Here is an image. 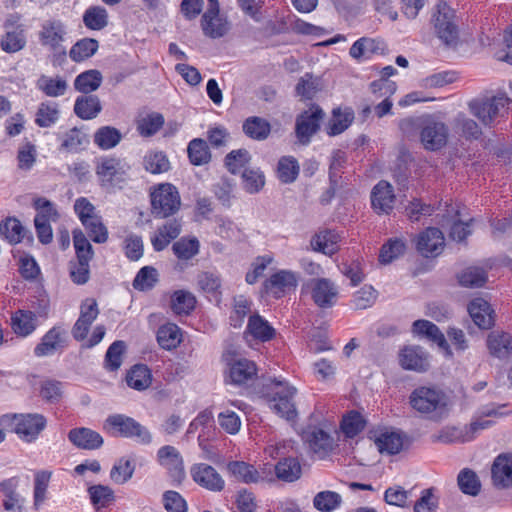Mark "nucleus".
Returning a JSON list of instances; mask_svg holds the SVG:
<instances>
[{"label":"nucleus","instance_id":"f257e3e1","mask_svg":"<svg viewBox=\"0 0 512 512\" xmlns=\"http://www.w3.org/2000/svg\"><path fill=\"white\" fill-rule=\"evenodd\" d=\"M411 407L419 414L438 421L448 414V397L440 389L421 386L409 396Z\"/></svg>","mask_w":512,"mask_h":512},{"label":"nucleus","instance_id":"f03ea898","mask_svg":"<svg viewBox=\"0 0 512 512\" xmlns=\"http://www.w3.org/2000/svg\"><path fill=\"white\" fill-rule=\"evenodd\" d=\"M296 388L284 380L270 379L266 384L264 397L269 407L280 417L293 421L297 417L294 402Z\"/></svg>","mask_w":512,"mask_h":512},{"label":"nucleus","instance_id":"7ed1b4c3","mask_svg":"<svg viewBox=\"0 0 512 512\" xmlns=\"http://www.w3.org/2000/svg\"><path fill=\"white\" fill-rule=\"evenodd\" d=\"M103 429L114 437H135L143 444L151 442L150 432L133 418L123 414H113L106 418Z\"/></svg>","mask_w":512,"mask_h":512},{"label":"nucleus","instance_id":"20e7f679","mask_svg":"<svg viewBox=\"0 0 512 512\" xmlns=\"http://www.w3.org/2000/svg\"><path fill=\"white\" fill-rule=\"evenodd\" d=\"M511 99L504 94L490 98L474 99L469 102V110L483 125L491 126L497 117H503Z\"/></svg>","mask_w":512,"mask_h":512},{"label":"nucleus","instance_id":"39448f33","mask_svg":"<svg viewBox=\"0 0 512 512\" xmlns=\"http://www.w3.org/2000/svg\"><path fill=\"white\" fill-rule=\"evenodd\" d=\"M150 197L151 211L155 218H167L180 209V194L170 183L159 184L151 192Z\"/></svg>","mask_w":512,"mask_h":512},{"label":"nucleus","instance_id":"423d86ee","mask_svg":"<svg viewBox=\"0 0 512 512\" xmlns=\"http://www.w3.org/2000/svg\"><path fill=\"white\" fill-rule=\"evenodd\" d=\"M1 424H11L12 430L24 441H34L46 427V419L41 414L4 415Z\"/></svg>","mask_w":512,"mask_h":512},{"label":"nucleus","instance_id":"0eeeda50","mask_svg":"<svg viewBox=\"0 0 512 512\" xmlns=\"http://www.w3.org/2000/svg\"><path fill=\"white\" fill-rule=\"evenodd\" d=\"M66 34V27L61 20L49 19L41 25L39 40L42 46L47 47L55 55L65 58L66 50L62 44Z\"/></svg>","mask_w":512,"mask_h":512},{"label":"nucleus","instance_id":"6e6552de","mask_svg":"<svg viewBox=\"0 0 512 512\" xmlns=\"http://www.w3.org/2000/svg\"><path fill=\"white\" fill-rule=\"evenodd\" d=\"M454 12L445 3L437 5V13L433 15V25L437 36L446 44H456L458 28L454 22Z\"/></svg>","mask_w":512,"mask_h":512},{"label":"nucleus","instance_id":"1a4fd4ad","mask_svg":"<svg viewBox=\"0 0 512 512\" xmlns=\"http://www.w3.org/2000/svg\"><path fill=\"white\" fill-rule=\"evenodd\" d=\"M223 359L229 367V376L235 384H245L257 376L256 364L246 358L237 357L232 351L223 354Z\"/></svg>","mask_w":512,"mask_h":512},{"label":"nucleus","instance_id":"9d476101","mask_svg":"<svg viewBox=\"0 0 512 512\" xmlns=\"http://www.w3.org/2000/svg\"><path fill=\"white\" fill-rule=\"evenodd\" d=\"M208 3L209 6L201 18L203 33L212 39L223 37L229 31V23L219 14L217 0H208Z\"/></svg>","mask_w":512,"mask_h":512},{"label":"nucleus","instance_id":"9b49d317","mask_svg":"<svg viewBox=\"0 0 512 512\" xmlns=\"http://www.w3.org/2000/svg\"><path fill=\"white\" fill-rule=\"evenodd\" d=\"M127 168L118 158L103 157L97 162L96 174L102 186L110 187L124 180Z\"/></svg>","mask_w":512,"mask_h":512},{"label":"nucleus","instance_id":"f8f14e48","mask_svg":"<svg viewBox=\"0 0 512 512\" xmlns=\"http://www.w3.org/2000/svg\"><path fill=\"white\" fill-rule=\"evenodd\" d=\"M228 472L238 481L250 484L260 481H271V466L264 465L258 471L253 465L244 461H231L227 464Z\"/></svg>","mask_w":512,"mask_h":512},{"label":"nucleus","instance_id":"ddd939ff","mask_svg":"<svg viewBox=\"0 0 512 512\" xmlns=\"http://www.w3.org/2000/svg\"><path fill=\"white\" fill-rule=\"evenodd\" d=\"M448 128L443 122L426 120L421 123L420 140L424 148L431 151L446 145Z\"/></svg>","mask_w":512,"mask_h":512},{"label":"nucleus","instance_id":"4468645a","mask_svg":"<svg viewBox=\"0 0 512 512\" xmlns=\"http://www.w3.org/2000/svg\"><path fill=\"white\" fill-rule=\"evenodd\" d=\"M324 112L318 106H312L304 111L296 120V135L302 144H307L318 131Z\"/></svg>","mask_w":512,"mask_h":512},{"label":"nucleus","instance_id":"2eb2a0df","mask_svg":"<svg viewBox=\"0 0 512 512\" xmlns=\"http://www.w3.org/2000/svg\"><path fill=\"white\" fill-rule=\"evenodd\" d=\"M492 485L498 490L512 488V453H501L491 466Z\"/></svg>","mask_w":512,"mask_h":512},{"label":"nucleus","instance_id":"dca6fc26","mask_svg":"<svg viewBox=\"0 0 512 512\" xmlns=\"http://www.w3.org/2000/svg\"><path fill=\"white\" fill-rule=\"evenodd\" d=\"M67 331L62 326H54L48 330L41 338L34 349L37 357H44L54 354L67 346Z\"/></svg>","mask_w":512,"mask_h":512},{"label":"nucleus","instance_id":"f3484780","mask_svg":"<svg viewBox=\"0 0 512 512\" xmlns=\"http://www.w3.org/2000/svg\"><path fill=\"white\" fill-rule=\"evenodd\" d=\"M399 364L405 370L425 372L429 369V354L420 346H405L399 352Z\"/></svg>","mask_w":512,"mask_h":512},{"label":"nucleus","instance_id":"a211bd4d","mask_svg":"<svg viewBox=\"0 0 512 512\" xmlns=\"http://www.w3.org/2000/svg\"><path fill=\"white\" fill-rule=\"evenodd\" d=\"M444 247L443 233L437 228H427L417 238L418 252L428 258L438 256Z\"/></svg>","mask_w":512,"mask_h":512},{"label":"nucleus","instance_id":"6ab92c4d","mask_svg":"<svg viewBox=\"0 0 512 512\" xmlns=\"http://www.w3.org/2000/svg\"><path fill=\"white\" fill-rule=\"evenodd\" d=\"M191 475L197 484L207 490L218 492L224 488L225 482L223 478L214 467L208 464H195L191 468Z\"/></svg>","mask_w":512,"mask_h":512},{"label":"nucleus","instance_id":"aec40b11","mask_svg":"<svg viewBox=\"0 0 512 512\" xmlns=\"http://www.w3.org/2000/svg\"><path fill=\"white\" fill-rule=\"evenodd\" d=\"M492 422L490 420L480 419L471 422L469 425L464 426L462 429L451 428L440 435V440L445 443L451 442H469L472 441L476 434L490 427Z\"/></svg>","mask_w":512,"mask_h":512},{"label":"nucleus","instance_id":"412c9836","mask_svg":"<svg viewBox=\"0 0 512 512\" xmlns=\"http://www.w3.org/2000/svg\"><path fill=\"white\" fill-rule=\"evenodd\" d=\"M395 194L393 186L387 181H380L371 192V203L378 214H389L394 206Z\"/></svg>","mask_w":512,"mask_h":512},{"label":"nucleus","instance_id":"4be33fe9","mask_svg":"<svg viewBox=\"0 0 512 512\" xmlns=\"http://www.w3.org/2000/svg\"><path fill=\"white\" fill-rule=\"evenodd\" d=\"M311 295L317 306L329 308L335 304L338 290L330 280L319 278L311 282Z\"/></svg>","mask_w":512,"mask_h":512},{"label":"nucleus","instance_id":"5701e85b","mask_svg":"<svg viewBox=\"0 0 512 512\" xmlns=\"http://www.w3.org/2000/svg\"><path fill=\"white\" fill-rule=\"evenodd\" d=\"M265 292L276 298L283 296L290 289L297 286V277L295 273L288 270H281L267 279L264 284Z\"/></svg>","mask_w":512,"mask_h":512},{"label":"nucleus","instance_id":"b1692460","mask_svg":"<svg viewBox=\"0 0 512 512\" xmlns=\"http://www.w3.org/2000/svg\"><path fill=\"white\" fill-rule=\"evenodd\" d=\"M303 438L319 457H325L334 448L333 437L323 429L314 427L304 432Z\"/></svg>","mask_w":512,"mask_h":512},{"label":"nucleus","instance_id":"393cba45","mask_svg":"<svg viewBox=\"0 0 512 512\" xmlns=\"http://www.w3.org/2000/svg\"><path fill=\"white\" fill-rule=\"evenodd\" d=\"M182 224L179 219H170L158 227L151 243L155 251L164 250L181 233Z\"/></svg>","mask_w":512,"mask_h":512},{"label":"nucleus","instance_id":"a878e982","mask_svg":"<svg viewBox=\"0 0 512 512\" xmlns=\"http://www.w3.org/2000/svg\"><path fill=\"white\" fill-rule=\"evenodd\" d=\"M68 439L77 447L84 450H95L102 446V436L89 428H74L69 431Z\"/></svg>","mask_w":512,"mask_h":512},{"label":"nucleus","instance_id":"bb28decb","mask_svg":"<svg viewBox=\"0 0 512 512\" xmlns=\"http://www.w3.org/2000/svg\"><path fill=\"white\" fill-rule=\"evenodd\" d=\"M157 456L159 463L169 471L173 478H181L184 475L183 459L175 447L163 446L158 450Z\"/></svg>","mask_w":512,"mask_h":512},{"label":"nucleus","instance_id":"cd10ccee","mask_svg":"<svg viewBox=\"0 0 512 512\" xmlns=\"http://www.w3.org/2000/svg\"><path fill=\"white\" fill-rule=\"evenodd\" d=\"M405 435L401 431L385 429L375 438V444L381 453L398 454L404 446Z\"/></svg>","mask_w":512,"mask_h":512},{"label":"nucleus","instance_id":"c85d7f7f","mask_svg":"<svg viewBox=\"0 0 512 512\" xmlns=\"http://www.w3.org/2000/svg\"><path fill=\"white\" fill-rule=\"evenodd\" d=\"M412 331L417 335L425 336L429 340L435 342L441 349L446 352L448 356L452 355L444 334L434 323L428 320H416L413 323Z\"/></svg>","mask_w":512,"mask_h":512},{"label":"nucleus","instance_id":"c756f323","mask_svg":"<svg viewBox=\"0 0 512 512\" xmlns=\"http://www.w3.org/2000/svg\"><path fill=\"white\" fill-rule=\"evenodd\" d=\"M468 311L479 328L489 329L494 324L493 310L486 300L482 298L474 299L469 304Z\"/></svg>","mask_w":512,"mask_h":512},{"label":"nucleus","instance_id":"7c9ffc66","mask_svg":"<svg viewBox=\"0 0 512 512\" xmlns=\"http://www.w3.org/2000/svg\"><path fill=\"white\" fill-rule=\"evenodd\" d=\"M338 242V234L331 230H324L315 234L311 238L310 244L314 251L331 256L338 251Z\"/></svg>","mask_w":512,"mask_h":512},{"label":"nucleus","instance_id":"2f4dec72","mask_svg":"<svg viewBox=\"0 0 512 512\" xmlns=\"http://www.w3.org/2000/svg\"><path fill=\"white\" fill-rule=\"evenodd\" d=\"M487 345L492 355L506 357L512 351V336L506 332L493 331L488 335Z\"/></svg>","mask_w":512,"mask_h":512},{"label":"nucleus","instance_id":"473e14b6","mask_svg":"<svg viewBox=\"0 0 512 512\" xmlns=\"http://www.w3.org/2000/svg\"><path fill=\"white\" fill-rule=\"evenodd\" d=\"M101 109L100 100L95 95L78 97L74 105L75 114L84 120L95 118Z\"/></svg>","mask_w":512,"mask_h":512},{"label":"nucleus","instance_id":"72a5a7b5","mask_svg":"<svg viewBox=\"0 0 512 512\" xmlns=\"http://www.w3.org/2000/svg\"><path fill=\"white\" fill-rule=\"evenodd\" d=\"M243 131L249 138L262 141L270 135L271 125L264 118L251 116L244 121Z\"/></svg>","mask_w":512,"mask_h":512},{"label":"nucleus","instance_id":"f704fd0d","mask_svg":"<svg viewBox=\"0 0 512 512\" xmlns=\"http://www.w3.org/2000/svg\"><path fill=\"white\" fill-rule=\"evenodd\" d=\"M274 471L279 480L285 482H294L301 477V465L298 459L288 457L280 460L275 466Z\"/></svg>","mask_w":512,"mask_h":512},{"label":"nucleus","instance_id":"c9c22d12","mask_svg":"<svg viewBox=\"0 0 512 512\" xmlns=\"http://www.w3.org/2000/svg\"><path fill=\"white\" fill-rule=\"evenodd\" d=\"M26 36L22 28L16 27L10 31H6L0 39L1 49L9 54L21 51L26 46Z\"/></svg>","mask_w":512,"mask_h":512},{"label":"nucleus","instance_id":"e433bc0d","mask_svg":"<svg viewBox=\"0 0 512 512\" xmlns=\"http://www.w3.org/2000/svg\"><path fill=\"white\" fill-rule=\"evenodd\" d=\"M181 340V330L176 324H164L157 331V341L163 349H174L181 343Z\"/></svg>","mask_w":512,"mask_h":512},{"label":"nucleus","instance_id":"4c0bfd02","mask_svg":"<svg viewBox=\"0 0 512 512\" xmlns=\"http://www.w3.org/2000/svg\"><path fill=\"white\" fill-rule=\"evenodd\" d=\"M247 330L254 338L263 342L269 341L275 334L274 328L258 314L249 317Z\"/></svg>","mask_w":512,"mask_h":512},{"label":"nucleus","instance_id":"58836bf2","mask_svg":"<svg viewBox=\"0 0 512 512\" xmlns=\"http://www.w3.org/2000/svg\"><path fill=\"white\" fill-rule=\"evenodd\" d=\"M83 23L90 30H102L108 25V12L102 6H90L83 14Z\"/></svg>","mask_w":512,"mask_h":512},{"label":"nucleus","instance_id":"ea45409f","mask_svg":"<svg viewBox=\"0 0 512 512\" xmlns=\"http://www.w3.org/2000/svg\"><path fill=\"white\" fill-rule=\"evenodd\" d=\"M121 139V132L112 126L100 127L94 134V143L102 150L114 148Z\"/></svg>","mask_w":512,"mask_h":512},{"label":"nucleus","instance_id":"a19ab883","mask_svg":"<svg viewBox=\"0 0 512 512\" xmlns=\"http://www.w3.org/2000/svg\"><path fill=\"white\" fill-rule=\"evenodd\" d=\"M36 315L31 311L19 310L12 317V328L21 336H27L36 329Z\"/></svg>","mask_w":512,"mask_h":512},{"label":"nucleus","instance_id":"79ce46f5","mask_svg":"<svg viewBox=\"0 0 512 512\" xmlns=\"http://www.w3.org/2000/svg\"><path fill=\"white\" fill-rule=\"evenodd\" d=\"M102 79L100 71L94 69L88 70L76 77L74 87L77 91L88 94L100 87Z\"/></svg>","mask_w":512,"mask_h":512},{"label":"nucleus","instance_id":"37998d69","mask_svg":"<svg viewBox=\"0 0 512 512\" xmlns=\"http://www.w3.org/2000/svg\"><path fill=\"white\" fill-rule=\"evenodd\" d=\"M99 43L93 38H83L77 41L69 51L70 58L75 62L92 57L98 50Z\"/></svg>","mask_w":512,"mask_h":512},{"label":"nucleus","instance_id":"c03bdc74","mask_svg":"<svg viewBox=\"0 0 512 512\" xmlns=\"http://www.w3.org/2000/svg\"><path fill=\"white\" fill-rule=\"evenodd\" d=\"M187 153L190 162L195 166L205 165L211 160V153L207 143L200 138H195L188 144Z\"/></svg>","mask_w":512,"mask_h":512},{"label":"nucleus","instance_id":"a18cd8bd","mask_svg":"<svg viewBox=\"0 0 512 512\" xmlns=\"http://www.w3.org/2000/svg\"><path fill=\"white\" fill-rule=\"evenodd\" d=\"M37 87L49 97H58L65 94L68 84L66 80L61 77L51 78L42 75L37 80Z\"/></svg>","mask_w":512,"mask_h":512},{"label":"nucleus","instance_id":"49530a36","mask_svg":"<svg viewBox=\"0 0 512 512\" xmlns=\"http://www.w3.org/2000/svg\"><path fill=\"white\" fill-rule=\"evenodd\" d=\"M458 281L464 287H482L487 282V273L483 268L471 266L458 275Z\"/></svg>","mask_w":512,"mask_h":512},{"label":"nucleus","instance_id":"de8ad7c7","mask_svg":"<svg viewBox=\"0 0 512 512\" xmlns=\"http://www.w3.org/2000/svg\"><path fill=\"white\" fill-rule=\"evenodd\" d=\"M127 384L136 390H145L151 385V373L146 365H135L127 375Z\"/></svg>","mask_w":512,"mask_h":512},{"label":"nucleus","instance_id":"09e8293b","mask_svg":"<svg viewBox=\"0 0 512 512\" xmlns=\"http://www.w3.org/2000/svg\"><path fill=\"white\" fill-rule=\"evenodd\" d=\"M196 299L191 292L185 290L175 291L171 297V309L175 314H189L195 307Z\"/></svg>","mask_w":512,"mask_h":512},{"label":"nucleus","instance_id":"8fccbe9b","mask_svg":"<svg viewBox=\"0 0 512 512\" xmlns=\"http://www.w3.org/2000/svg\"><path fill=\"white\" fill-rule=\"evenodd\" d=\"M353 119L354 113L352 110L341 112L340 109H335L327 127L328 135L335 136L341 134L351 125Z\"/></svg>","mask_w":512,"mask_h":512},{"label":"nucleus","instance_id":"3c124183","mask_svg":"<svg viewBox=\"0 0 512 512\" xmlns=\"http://www.w3.org/2000/svg\"><path fill=\"white\" fill-rule=\"evenodd\" d=\"M321 89L320 78L311 73L304 74L298 81L295 92L303 99H312Z\"/></svg>","mask_w":512,"mask_h":512},{"label":"nucleus","instance_id":"603ef678","mask_svg":"<svg viewBox=\"0 0 512 512\" xmlns=\"http://www.w3.org/2000/svg\"><path fill=\"white\" fill-rule=\"evenodd\" d=\"M457 483L464 494L476 496L480 492L481 483L477 474L471 469L461 470L457 477Z\"/></svg>","mask_w":512,"mask_h":512},{"label":"nucleus","instance_id":"864d4df0","mask_svg":"<svg viewBox=\"0 0 512 512\" xmlns=\"http://www.w3.org/2000/svg\"><path fill=\"white\" fill-rule=\"evenodd\" d=\"M59 118V109L56 103H41L36 112L35 123L42 128L53 125Z\"/></svg>","mask_w":512,"mask_h":512},{"label":"nucleus","instance_id":"5fc2aeb1","mask_svg":"<svg viewBox=\"0 0 512 512\" xmlns=\"http://www.w3.org/2000/svg\"><path fill=\"white\" fill-rule=\"evenodd\" d=\"M73 243L78 261L90 262L94 256V250L82 230L73 231Z\"/></svg>","mask_w":512,"mask_h":512},{"label":"nucleus","instance_id":"6e6d98bb","mask_svg":"<svg viewBox=\"0 0 512 512\" xmlns=\"http://www.w3.org/2000/svg\"><path fill=\"white\" fill-rule=\"evenodd\" d=\"M164 125L162 114L153 112L141 118L137 124V130L144 137H149L157 133Z\"/></svg>","mask_w":512,"mask_h":512},{"label":"nucleus","instance_id":"4d7b16f0","mask_svg":"<svg viewBox=\"0 0 512 512\" xmlns=\"http://www.w3.org/2000/svg\"><path fill=\"white\" fill-rule=\"evenodd\" d=\"M405 243L400 239H390L385 243L379 253V261L382 264H389L405 252Z\"/></svg>","mask_w":512,"mask_h":512},{"label":"nucleus","instance_id":"13d9d810","mask_svg":"<svg viewBox=\"0 0 512 512\" xmlns=\"http://www.w3.org/2000/svg\"><path fill=\"white\" fill-rule=\"evenodd\" d=\"M82 225L85 227L93 242L102 244L108 240V230L100 216H96L90 220H83Z\"/></svg>","mask_w":512,"mask_h":512},{"label":"nucleus","instance_id":"bf43d9fd","mask_svg":"<svg viewBox=\"0 0 512 512\" xmlns=\"http://www.w3.org/2000/svg\"><path fill=\"white\" fill-rule=\"evenodd\" d=\"M158 281V272L154 267L145 266L139 270L133 280V287L136 290L145 291L149 290Z\"/></svg>","mask_w":512,"mask_h":512},{"label":"nucleus","instance_id":"052dcab7","mask_svg":"<svg viewBox=\"0 0 512 512\" xmlns=\"http://www.w3.org/2000/svg\"><path fill=\"white\" fill-rule=\"evenodd\" d=\"M135 466L128 459H120L111 469L110 478L116 484H124L133 476Z\"/></svg>","mask_w":512,"mask_h":512},{"label":"nucleus","instance_id":"680f3d73","mask_svg":"<svg viewBox=\"0 0 512 512\" xmlns=\"http://www.w3.org/2000/svg\"><path fill=\"white\" fill-rule=\"evenodd\" d=\"M251 156L246 149L233 150L225 157V166L232 174H237L250 162Z\"/></svg>","mask_w":512,"mask_h":512},{"label":"nucleus","instance_id":"e2e57ef3","mask_svg":"<svg viewBox=\"0 0 512 512\" xmlns=\"http://www.w3.org/2000/svg\"><path fill=\"white\" fill-rule=\"evenodd\" d=\"M380 44H382L379 41H376L375 39L371 38H360L350 48V55L351 57L355 59H360L363 56H366L367 54H374L377 53L378 50L382 49L380 47Z\"/></svg>","mask_w":512,"mask_h":512},{"label":"nucleus","instance_id":"0e129e2a","mask_svg":"<svg viewBox=\"0 0 512 512\" xmlns=\"http://www.w3.org/2000/svg\"><path fill=\"white\" fill-rule=\"evenodd\" d=\"M341 503V496L332 491H322L313 499L314 507L319 511L329 512L337 508Z\"/></svg>","mask_w":512,"mask_h":512},{"label":"nucleus","instance_id":"69168bd1","mask_svg":"<svg viewBox=\"0 0 512 512\" xmlns=\"http://www.w3.org/2000/svg\"><path fill=\"white\" fill-rule=\"evenodd\" d=\"M278 177L283 183L295 181L299 173V166L293 157H283L278 162Z\"/></svg>","mask_w":512,"mask_h":512},{"label":"nucleus","instance_id":"338daca9","mask_svg":"<svg viewBox=\"0 0 512 512\" xmlns=\"http://www.w3.org/2000/svg\"><path fill=\"white\" fill-rule=\"evenodd\" d=\"M90 499L97 508L106 507L114 501L113 490L104 485H94L88 489Z\"/></svg>","mask_w":512,"mask_h":512},{"label":"nucleus","instance_id":"774afa93","mask_svg":"<svg viewBox=\"0 0 512 512\" xmlns=\"http://www.w3.org/2000/svg\"><path fill=\"white\" fill-rule=\"evenodd\" d=\"M173 252L183 260H189L199 252V241L196 238H182L173 244Z\"/></svg>","mask_w":512,"mask_h":512}]
</instances>
